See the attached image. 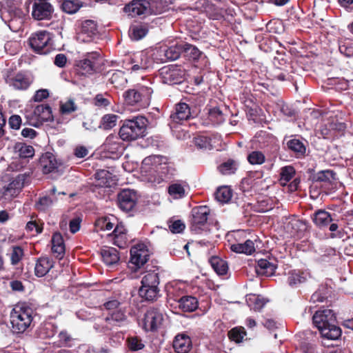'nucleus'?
<instances>
[{"label": "nucleus", "instance_id": "09e8293b", "mask_svg": "<svg viewBox=\"0 0 353 353\" xmlns=\"http://www.w3.org/2000/svg\"><path fill=\"white\" fill-rule=\"evenodd\" d=\"M15 149L21 159L32 158L34 155V148L24 143H18L15 146Z\"/></svg>", "mask_w": 353, "mask_h": 353}, {"label": "nucleus", "instance_id": "6e6d98bb", "mask_svg": "<svg viewBox=\"0 0 353 353\" xmlns=\"http://www.w3.org/2000/svg\"><path fill=\"white\" fill-rule=\"evenodd\" d=\"M339 50L346 57H353V41L349 39L339 41Z\"/></svg>", "mask_w": 353, "mask_h": 353}, {"label": "nucleus", "instance_id": "8fccbe9b", "mask_svg": "<svg viewBox=\"0 0 353 353\" xmlns=\"http://www.w3.org/2000/svg\"><path fill=\"white\" fill-rule=\"evenodd\" d=\"M246 301L251 309L254 311H260L268 302V300L255 294L250 295Z\"/></svg>", "mask_w": 353, "mask_h": 353}, {"label": "nucleus", "instance_id": "bf43d9fd", "mask_svg": "<svg viewBox=\"0 0 353 353\" xmlns=\"http://www.w3.org/2000/svg\"><path fill=\"white\" fill-rule=\"evenodd\" d=\"M335 174H336L332 170H323L316 174L313 179L315 182L331 183L335 179Z\"/></svg>", "mask_w": 353, "mask_h": 353}, {"label": "nucleus", "instance_id": "3c124183", "mask_svg": "<svg viewBox=\"0 0 353 353\" xmlns=\"http://www.w3.org/2000/svg\"><path fill=\"white\" fill-rule=\"evenodd\" d=\"M216 199L222 203H226L230 201L232 196V191L227 186L218 188L215 192Z\"/></svg>", "mask_w": 353, "mask_h": 353}, {"label": "nucleus", "instance_id": "412c9836", "mask_svg": "<svg viewBox=\"0 0 353 353\" xmlns=\"http://www.w3.org/2000/svg\"><path fill=\"white\" fill-rule=\"evenodd\" d=\"M163 320V316L161 310L159 308L150 307L145 314L144 328L147 331H155L161 325Z\"/></svg>", "mask_w": 353, "mask_h": 353}, {"label": "nucleus", "instance_id": "774afa93", "mask_svg": "<svg viewBox=\"0 0 353 353\" xmlns=\"http://www.w3.org/2000/svg\"><path fill=\"white\" fill-rule=\"evenodd\" d=\"M168 226L170 231L173 234L181 233L185 228V223L181 220H174L172 219L168 221Z\"/></svg>", "mask_w": 353, "mask_h": 353}, {"label": "nucleus", "instance_id": "58836bf2", "mask_svg": "<svg viewBox=\"0 0 353 353\" xmlns=\"http://www.w3.org/2000/svg\"><path fill=\"white\" fill-rule=\"evenodd\" d=\"M112 97L107 92L99 93L91 100V105L96 108L97 110H108L112 104Z\"/></svg>", "mask_w": 353, "mask_h": 353}, {"label": "nucleus", "instance_id": "aec40b11", "mask_svg": "<svg viewBox=\"0 0 353 353\" xmlns=\"http://www.w3.org/2000/svg\"><path fill=\"white\" fill-rule=\"evenodd\" d=\"M314 223L319 228H324L329 225V230L331 232L337 230L338 224L334 222V219L332 215L325 210H319L316 211L312 216Z\"/></svg>", "mask_w": 353, "mask_h": 353}, {"label": "nucleus", "instance_id": "37998d69", "mask_svg": "<svg viewBox=\"0 0 353 353\" xmlns=\"http://www.w3.org/2000/svg\"><path fill=\"white\" fill-rule=\"evenodd\" d=\"M230 249L234 252L245 254L247 255H251L255 252L254 243L250 239L245 241L243 243L232 244Z\"/></svg>", "mask_w": 353, "mask_h": 353}, {"label": "nucleus", "instance_id": "a878e982", "mask_svg": "<svg viewBox=\"0 0 353 353\" xmlns=\"http://www.w3.org/2000/svg\"><path fill=\"white\" fill-rule=\"evenodd\" d=\"M100 254L103 261L108 267L114 268L119 264V252L116 248L107 247L101 249Z\"/></svg>", "mask_w": 353, "mask_h": 353}, {"label": "nucleus", "instance_id": "f8f14e48", "mask_svg": "<svg viewBox=\"0 0 353 353\" xmlns=\"http://www.w3.org/2000/svg\"><path fill=\"white\" fill-rule=\"evenodd\" d=\"M160 75L164 83L179 84L185 79V70L178 65H170L163 67Z\"/></svg>", "mask_w": 353, "mask_h": 353}, {"label": "nucleus", "instance_id": "bb28decb", "mask_svg": "<svg viewBox=\"0 0 353 353\" xmlns=\"http://www.w3.org/2000/svg\"><path fill=\"white\" fill-rule=\"evenodd\" d=\"M287 150L292 153L296 158L302 159L306 154V145L303 141L293 137L289 140H285Z\"/></svg>", "mask_w": 353, "mask_h": 353}, {"label": "nucleus", "instance_id": "e433bc0d", "mask_svg": "<svg viewBox=\"0 0 353 353\" xmlns=\"http://www.w3.org/2000/svg\"><path fill=\"white\" fill-rule=\"evenodd\" d=\"M182 55L189 61H197L203 53L195 46L182 41Z\"/></svg>", "mask_w": 353, "mask_h": 353}, {"label": "nucleus", "instance_id": "b1692460", "mask_svg": "<svg viewBox=\"0 0 353 353\" xmlns=\"http://www.w3.org/2000/svg\"><path fill=\"white\" fill-rule=\"evenodd\" d=\"M170 117L173 122L180 123L181 121L190 119L193 116L190 105L186 103L180 102L175 105Z\"/></svg>", "mask_w": 353, "mask_h": 353}, {"label": "nucleus", "instance_id": "2eb2a0df", "mask_svg": "<svg viewBox=\"0 0 353 353\" xmlns=\"http://www.w3.org/2000/svg\"><path fill=\"white\" fill-rule=\"evenodd\" d=\"M26 176L19 174L15 178L10 179L8 181L3 179L0 181V192L4 196H16L24 186Z\"/></svg>", "mask_w": 353, "mask_h": 353}, {"label": "nucleus", "instance_id": "864d4df0", "mask_svg": "<svg viewBox=\"0 0 353 353\" xmlns=\"http://www.w3.org/2000/svg\"><path fill=\"white\" fill-rule=\"evenodd\" d=\"M238 164L233 159H228L227 161L222 163L219 167V171L224 175L234 174L237 170Z\"/></svg>", "mask_w": 353, "mask_h": 353}, {"label": "nucleus", "instance_id": "de8ad7c7", "mask_svg": "<svg viewBox=\"0 0 353 353\" xmlns=\"http://www.w3.org/2000/svg\"><path fill=\"white\" fill-rule=\"evenodd\" d=\"M119 118V117L114 114H105L101 118L99 126L105 130H111L117 125Z\"/></svg>", "mask_w": 353, "mask_h": 353}, {"label": "nucleus", "instance_id": "1a4fd4ad", "mask_svg": "<svg viewBox=\"0 0 353 353\" xmlns=\"http://www.w3.org/2000/svg\"><path fill=\"white\" fill-rule=\"evenodd\" d=\"M127 319L125 312L121 309L109 312L103 318H99L98 322H95L93 327L97 332H105L111 330L114 327H120L123 322Z\"/></svg>", "mask_w": 353, "mask_h": 353}, {"label": "nucleus", "instance_id": "a18cd8bd", "mask_svg": "<svg viewBox=\"0 0 353 353\" xmlns=\"http://www.w3.org/2000/svg\"><path fill=\"white\" fill-rule=\"evenodd\" d=\"M208 119L212 125H219L225 121V117L220 108L215 106L209 108L208 112Z\"/></svg>", "mask_w": 353, "mask_h": 353}, {"label": "nucleus", "instance_id": "f03ea898", "mask_svg": "<svg viewBox=\"0 0 353 353\" xmlns=\"http://www.w3.org/2000/svg\"><path fill=\"white\" fill-rule=\"evenodd\" d=\"M312 320L323 338L337 340L341 337L342 331L337 325L336 316L333 310L330 309L318 310L314 314Z\"/></svg>", "mask_w": 353, "mask_h": 353}, {"label": "nucleus", "instance_id": "ea45409f", "mask_svg": "<svg viewBox=\"0 0 353 353\" xmlns=\"http://www.w3.org/2000/svg\"><path fill=\"white\" fill-rule=\"evenodd\" d=\"M25 14L20 8H14L10 12V19L9 21L10 28L14 32L21 28L24 21Z\"/></svg>", "mask_w": 353, "mask_h": 353}, {"label": "nucleus", "instance_id": "c9c22d12", "mask_svg": "<svg viewBox=\"0 0 353 353\" xmlns=\"http://www.w3.org/2000/svg\"><path fill=\"white\" fill-rule=\"evenodd\" d=\"M159 292V287L156 285H141L139 290V294L145 301L153 302L160 296Z\"/></svg>", "mask_w": 353, "mask_h": 353}, {"label": "nucleus", "instance_id": "c756f323", "mask_svg": "<svg viewBox=\"0 0 353 353\" xmlns=\"http://www.w3.org/2000/svg\"><path fill=\"white\" fill-rule=\"evenodd\" d=\"M52 252L58 259H62L65 255V246L63 237L60 232H54L52 236Z\"/></svg>", "mask_w": 353, "mask_h": 353}, {"label": "nucleus", "instance_id": "7ed1b4c3", "mask_svg": "<svg viewBox=\"0 0 353 353\" xmlns=\"http://www.w3.org/2000/svg\"><path fill=\"white\" fill-rule=\"evenodd\" d=\"M121 123L119 136L124 141H134L146 134L148 121L143 116L133 117L132 119L121 121Z\"/></svg>", "mask_w": 353, "mask_h": 353}, {"label": "nucleus", "instance_id": "6ab92c4d", "mask_svg": "<svg viewBox=\"0 0 353 353\" xmlns=\"http://www.w3.org/2000/svg\"><path fill=\"white\" fill-rule=\"evenodd\" d=\"M157 261H151L150 264L145 266V274L141 280V285L159 287L160 283V274L163 272L161 266L157 265Z\"/></svg>", "mask_w": 353, "mask_h": 353}, {"label": "nucleus", "instance_id": "e2e57ef3", "mask_svg": "<svg viewBox=\"0 0 353 353\" xmlns=\"http://www.w3.org/2000/svg\"><path fill=\"white\" fill-rule=\"evenodd\" d=\"M245 335L246 332L243 327H234L228 332L229 339L236 343H241Z\"/></svg>", "mask_w": 353, "mask_h": 353}, {"label": "nucleus", "instance_id": "2f4dec72", "mask_svg": "<svg viewBox=\"0 0 353 353\" xmlns=\"http://www.w3.org/2000/svg\"><path fill=\"white\" fill-rule=\"evenodd\" d=\"M74 75L76 81L85 80L88 75V58L76 60L74 64Z\"/></svg>", "mask_w": 353, "mask_h": 353}, {"label": "nucleus", "instance_id": "0e129e2a", "mask_svg": "<svg viewBox=\"0 0 353 353\" xmlns=\"http://www.w3.org/2000/svg\"><path fill=\"white\" fill-rule=\"evenodd\" d=\"M24 256L23 249L19 245L12 246L10 253V263L13 265H17Z\"/></svg>", "mask_w": 353, "mask_h": 353}, {"label": "nucleus", "instance_id": "0eeeda50", "mask_svg": "<svg viewBox=\"0 0 353 353\" xmlns=\"http://www.w3.org/2000/svg\"><path fill=\"white\" fill-rule=\"evenodd\" d=\"M210 209L207 205L194 207L190 216V228L195 234L210 232V223L208 221Z\"/></svg>", "mask_w": 353, "mask_h": 353}, {"label": "nucleus", "instance_id": "680f3d73", "mask_svg": "<svg viewBox=\"0 0 353 353\" xmlns=\"http://www.w3.org/2000/svg\"><path fill=\"white\" fill-rule=\"evenodd\" d=\"M77 39L83 43L88 41V19L83 21L79 25L77 32Z\"/></svg>", "mask_w": 353, "mask_h": 353}, {"label": "nucleus", "instance_id": "f3484780", "mask_svg": "<svg viewBox=\"0 0 353 353\" xmlns=\"http://www.w3.org/2000/svg\"><path fill=\"white\" fill-rule=\"evenodd\" d=\"M54 7L46 0H34L32 5V17L37 21L50 20Z\"/></svg>", "mask_w": 353, "mask_h": 353}, {"label": "nucleus", "instance_id": "cd10ccee", "mask_svg": "<svg viewBox=\"0 0 353 353\" xmlns=\"http://www.w3.org/2000/svg\"><path fill=\"white\" fill-rule=\"evenodd\" d=\"M39 165L43 173L46 174L55 172L58 169L57 160L51 152H46L41 156Z\"/></svg>", "mask_w": 353, "mask_h": 353}, {"label": "nucleus", "instance_id": "79ce46f5", "mask_svg": "<svg viewBox=\"0 0 353 353\" xmlns=\"http://www.w3.org/2000/svg\"><path fill=\"white\" fill-rule=\"evenodd\" d=\"M209 263L215 272L219 275H225L228 271V265L226 261L217 256L210 258Z\"/></svg>", "mask_w": 353, "mask_h": 353}, {"label": "nucleus", "instance_id": "393cba45", "mask_svg": "<svg viewBox=\"0 0 353 353\" xmlns=\"http://www.w3.org/2000/svg\"><path fill=\"white\" fill-rule=\"evenodd\" d=\"M172 347L176 353H189L192 348L191 338L185 333H179L175 336Z\"/></svg>", "mask_w": 353, "mask_h": 353}, {"label": "nucleus", "instance_id": "7c9ffc66", "mask_svg": "<svg viewBox=\"0 0 353 353\" xmlns=\"http://www.w3.org/2000/svg\"><path fill=\"white\" fill-rule=\"evenodd\" d=\"M277 264L267 259H261L257 261L255 267L258 275L271 276L274 274Z\"/></svg>", "mask_w": 353, "mask_h": 353}, {"label": "nucleus", "instance_id": "473e14b6", "mask_svg": "<svg viewBox=\"0 0 353 353\" xmlns=\"http://www.w3.org/2000/svg\"><path fill=\"white\" fill-rule=\"evenodd\" d=\"M129 63L132 65V67L128 70H131L133 72L145 70L149 67L148 57L146 54L142 52L134 54L130 58Z\"/></svg>", "mask_w": 353, "mask_h": 353}, {"label": "nucleus", "instance_id": "ddd939ff", "mask_svg": "<svg viewBox=\"0 0 353 353\" xmlns=\"http://www.w3.org/2000/svg\"><path fill=\"white\" fill-rule=\"evenodd\" d=\"M5 81L10 86L18 90H26L32 83L34 79L32 76L27 72H19L17 74H12L8 72L5 77Z\"/></svg>", "mask_w": 353, "mask_h": 353}, {"label": "nucleus", "instance_id": "4d7b16f0", "mask_svg": "<svg viewBox=\"0 0 353 353\" xmlns=\"http://www.w3.org/2000/svg\"><path fill=\"white\" fill-rule=\"evenodd\" d=\"M247 160L252 165H262L265 161V156L261 151L254 150L248 154Z\"/></svg>", "mask_w": 353, "mask_h": 353}, {"label": "nucleus", "instance_id": "f257e3e1", "mask_svg": "<svg viewBox=\"0 0 353 353\" xmlns=\"http://www.w3.org/2000/svg\"><path fill=\"white\" fill-rule=\"evenodd\" d=\"M161 156L145 157L141 164V172L145 180L154 186L168 182L173 176L172 168Z\"/></svg>", "mask_w": 353, "mask_h": 353}, {"label": "nucleus", "instance_id": "a211bd4d", "mask_svg": "<svg viewBox=\"0 0 353 353\" xmlns=\"http://www.w3.org/2000/svg\"><path fill=\"white\" fill-rule=\"evenodd\" d=\"M108 236L111 238L112 243L121 249L127 248L132 240L125 225L122 222L117 223L112 232Z\"/></svg>", "mask_w": 353, "mask_h": 353}, {"label": "nucleus", "instance_id": "c85d7f7f", "mask_svg": "<svg viewBox=\"0 0 353 353\" xmlns=\"http://www.w3.org/2000/svg\"><path fill=\"white\" fill-rule=\"evenodd\" d=\"M54 261L48 256H42L38 258L35 262L34 274L37 277L46 275L54 267Z\"/></svg>", "mask_w": 353, "mask_h": 353}, {"label": "nucleus", "instance_id": "a19ab883", "mask_svg": "<svg viewBox=\"0 0 353 353\" xmlns=\"http://www.w3.org/2000/svg\"><path fill=\"white\" fill-rule=\"evenodd\" d=\"M150 3L151 15L160 14L168 11L171 1L170 0H148Z\"/></svg>", "mask_w": 353, "mask_h": 353}, {"label": "nucleus", "instance_id": "dca6fc26", "mask_svg": "<svg viewBox=\"0 0 353 353\" xmlns=\"http://www.w3.org/2000/svg\"><path fill=\"white\" fill-rule=\"evenodd\" d=\"M112 178L113 175L109 171L98 170L94 175V181L90 183V191L95 192L98 190V193L101 194L103 188L111 187L114 183Z\"/></svg>", "mask_w": 353, "mask_h": 353}, {"label": "nucleus", "instance_id": "5fc2aeb1", "mask_svg": "<svg viewBox=\"0 0 353 353\" xmlns=\"http://www.w3.org/2000/svg\"><path fill=\"white\" fill-rule=\"evenodd\" d=\"M126 344L129 350L132 352H137L145 347V344L142 339L137 336L128 337Z\"/></svg>", "mask_w": 353, "mask_h": 353}, {"label": "nucleus", "instance_id": "39448f33", "mask_svg": "<svg viewBox=\"0 0 353 353\" xmlns=\"http://www.w3.org/2000/svg\"><path fill=\"white\" fill-rule=\"evenodd\" d=\"M152 93L153 89L151 87L137 85L125 90L123 93V98L125 103L128 105L145 108L150 103Z\"/></svg>", "mask_w": 353, "mask_h": 353}, {"label": "nucleus", "instance_id": "338daca9", "mask_svg": "<svg viewBox=\"0 0 353 353\" xmlns=\"http://www.w3.org/2000/svg\"><path fill=\"white\" fill-rule=\"evenodd\" d=\"M195 145L203 150H211L212 146L211 144V139L204 135L197 136L194 139Z\"/></svg>", "mask_w": 353, "mask_h": 353}, {"label": "nucleus", "instance_id": "4468645a", "mask_svg": "<svg viewBox=\"0 0 353 353\" xmlns=\"http://www.w3.org/2000/svg\"><path fill=\"white\" fill-rule=\"evenodd\" d=\"M182 41L178 42L169 47L161 46L154 52L152 54L153 59L154 60L159 61L161 63L165 62L168 60H176L182 54Z\"/></svg>", "mask_w": 353, "mask_h": 353}, {"label": "nucleus", "instance_id": "4c0bfd02", "mask_svg": "<svg viewBox=\"0 0 353 353\" xmlns=\"http://www.w3.org/2000/svg\"><path fill=\"white\" fill-rule=\"evenodd\" d=\"M108 77V82L115 88H123L127 84V79L121 70H110L106 74Z\"/></svg>", "mask_w": 353, "mask_h": 353}, {"label": "nucleus", "instance_id": "72a5a7b5", "mask_svg": "<svg viewBox=\"0 0 353 353\" xmlns=\"http://www.w3.org/2000/svg\"><path fill=\"white\" fill-rule=\"evenodd\" d=\"M178 307L184 312H192L199 307V301L195 296L185 295L178 300Z\"/></svg>", "mask_w": 353, "mask_h": 353}, {"label": "nucleus", "instance_id": "423d86ee", "mask_svg": "<svg viewBox=\"0 0 353 353\" xmlns=\"http://www.w3.org/2000/svg\"><path fill=\"white\" fill-rule=\"evenodd\" d=\"M28 44L31 50L39 54H48L55 49L53 34L47 30L32 33L28 39Z\"/></svg>", "mask_w": 353, "mask_h": 353}, {"label": "nucleus", "instance_id": "c03bdc74", "mask_svg": "<svg viewBox=\"0 0 353 353\" xmlns=\"http://www.w3.org/2000/svg\"><path fill=\"white\" fill-rule=\"evenodd\" d=\"M59 2L61 10L70 14L76 13L83 6L80 0H61Z\"/></svg>", "mask_w": 353, "mask_h": 353}, {"label": "nucleus", "instance_id": "4be33fe9", "mask_svg": "<svg viewBox=\"0 0 353 353\" xmlns=\"http://www.w3.org/2000/svg\"><path fill=\"white\" fill-rule=\"evenodd\" d=\"M346 128L344 123L337 120L328 119L320 128L321 134L325 139H330L338 136L339 133L343 132Z\"/></svg>", "mask_w": 353, "mask_h": 353}, {"label": "nucleus", "instance_id": "f704fd0d", "mask_svg": "<svg viewBox=\"0 0 353 353\" xmlns=\"http://www.w3.org/2000/svg\"><path fill=\"white\" fill-rule=\"evenodd\" d=\"M119 223L118 219L114 216H104L98 218L94 222V230H111L114 228L116 225Z\"/></svg>", "mask_w": 353, "mask_h": 353}, {"label": "nucleus", "instance_id": "49530a36", "mask_svg": "<svg viewBox=\"0 0 353 353\" xmlns=\"http://www.w3.org/2000/svg\"><path fill=\"white\" fill-rule=\"evenodd\" d=\"M306 279L305 274L300 270H294L288 273V282L291 287H296L305 282Z\"/></svg>", "mask_w": 353, "mask_h": 353}, {"label": "nucleus", "instance_id": "9d476101", "mask_svg": "<svg viewBox=\"0 0 353 353\" xmlns=\"http://www.w3.org/2000/svg\"><path fill=\"white\" fill-rule=\"evenodd\" d=\"M151 252L143 243H139L130 249V258L128 267L133 272L143 268L149 261Z\"/></svg>", "mask_w": 353, "mask_h": 353}, {"label": "nucleus", "instance_id": "052dcab7", "mask_svg": "<svg viewBox=\"0 0 353 353\" xmlns=\"http://www.w3.org/2000/svg\"><path fill=\"white\" fill-rule=\"evenodd\" d=\"M295 174V169L291 165L284 166L281 169L280 182L285 185L289 182Z\"/></svg>", "mask_w": 353, "mask_h": 353}, {"label": "nucleus", "instance_id": "5701e85b", "mask_svg": "<svg viewBox=\"0 0 353 353\" xmlns=\"http://www.w3.org/2000/svg\"><path fill=\"white\" fill-rule=\"evenodd\" d=\"M106 68L105 60L101 48L90 51V74L92 73L103 74Z\"/></svg>", "mask_w": 353, "mask_h": 353}, {"label": "nucleus", "instance_id": "603ef678", "mask_svg": "<svg viewBox=\"0 0 353 353\" xmlns=\"http://www.w3.org/2000/svg\"><path fill=\"white\" fill-rule=\"evenodd\" d=\"M148 28L142 25H133L130 27L129 32L130 36L133 40H140L148 33Z\"/></svg>", "mask_w": 353, "mask_h": 353}, {"label": "nucleus", "instance_id": "69168bd1", "mask_svg": "<svg viewBox=\"0 0 353 353\" xmlns=\"http://www.w3.org/2000/svg\"><path fill=\"white\" fill-rule=\"evenodd\" d=\"M114 139H118V138L114 136H109L107 138L105 143L106 150L111 153H121L123 146L121 143L114 141Z\"/></svg>", "mask_w": 353, "mask_h": 353}, {"label": "nucleus", "instance_id": "20e7f679", "mask_svg": "<svg viewBox=\"0 0 353 353\" xmlns=\"http://www.w3.org/2000/svg\"><path fill=\"white\" fill-rule=\"evenodd\" d=\"M33 310L26 303L14 305L10 313L12 331L15 334H23L31 325L33 320Z\"/></svg>", "mask_w": 353, "mask_h": 353}, {"label": "nucleus", "instance_id": "6e6552de", "mask_svg": "<svg viewBox=\"0 0 353 353\" xmlns=\"http://www.w3.org/2000/svg\"><path fill=\"white\" fill-rule=\"evenodd\" d=\"M139 197L137 191L134 190L122 189L117 194V205L121 211L133 215L137 211V203Z\"/></svg>", "mask_w": 353, "mask_h": 353}, {"label": "nucleus", "instance_id": "13d9d810", "mask_svg": "<svg viewBox=\"0 0 353 353\" xmlns=\"http://www.w3.org/2000/svg\"><path fill=\"white\" fill-rule=\"evenodd\" d=\"M34 114L43 121H48L52 117V110L48 104H41L36 107Z\"/></svg>", "mask_w": 353, "mask_h": 353}, {"label": "nucleus", "instance_id": "9b49d317", "mask_svg": "<svg viewBox=\"0 0 353 353\" xmlns=\"http://www.w3.org/2000/svg\"><path fill=\"white\" fill-rule=\"evenodd\" d=\"M123 12L130 18L143 19L151 15L148 0H132L123 8Z\"/></svg>", "mask_w": 353, "mask_h": 353}]
</instances>
